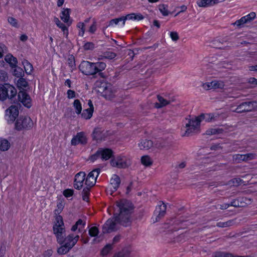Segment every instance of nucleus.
<instances>
[{"mask_svg":"<svg viewBox=\"0 0 257 257\" xmlns=\"http://www.w3.org/2000/svg\"><path fill=\"white\" fill-rule=\"evenodd\" d=\"M18 98L20 101L26 107L30 108L32 106V100L30 96L25 91H20L18 93Z\"/></svg>","mask_w":257,"mask_h":257,"instance_id":"obj_21","label":"nucleus"},{"mask_svg":"<svg viewBox=\"0 0 257 257\" xmlns=\"http://www.w3.org/2000/svg\"><path fill=\"white\" fill-rule=\"evenodd\" d=\"M119 22H122V26H123L125 24H124V21L123 17L119 18H117V19H114L111 20L109 22L108 26L113 27V26H115L118 25Z\"/></svg>","mask_w":257,"mask_h":257,"instance_id":"obj_38","label":"nucleus"},{"mask_svg":"<svg viewBox=\"0 0 257 257\" xmlns=\"http://www.w3.org/2000/svg\"><path fill=\"white\" fill-rule=\"evenodd\" d=\"M53 229L54 234L56 237L57 242L61 243L62 237L65 235L66 230L63 218L61 215L56 216Z\"/></svg>","mask_w":257,"mask_h":257,"instance_id":"obj_2","label":"nucleus"},{"mask_svg":"<svg viewBox=\"0 0 257 257\" xmlns=\"http://www.w3.org/2000/svg\"><path fill=\"white\" fill-rule=\"evenodd\" d=\"M158 99L159 102H156L155 104V106L157 108H160L165 106L170 103V101L165 99L162 96H158Z\"/></svg>","mask_w":257,"mask_h":257,"instance_id":"obj_29","label":"nucleus"},{"mask_svg":"<svg viewBox=\"0 0 257 257\" xmlns=\"http://www.w3.org/2000/svg\"><path fill=\"white\" fill-rule=\"evenodd\" d=\"M202 87L205 90L213 89V85H211V82L203 83L202 84Z\"/></svg>","mask_w":257,"mask_h":257,"instance_id":"obj_58","label":"nucleus"},{"mask_svg":"<svg viewBox=\"0 0 257 257\" xmlns=\"http://www.w3.org/2000/svg\"><path fill=\"white\" fill-rule=\"evenodd\" d=\"M94 67L95 68V71H96V74L98 72L102 71L105 69L106 68V64L102 62H98L96 63H93Z\"/></svg>","mask_w":257,"mask_h":257,"instance_id":"obj_32","label":"nucleus"},{"mask_svg":"<svg viewBox=\"0 0 257 257\" xmlns=\"http://www.w3.org/2000/svg\"><path fill=\"white\" fill-rule=\"evenodd\" d=\"M60 246L57 249V252L59 254H65L69 252L71 249L68 246H66L65 244H60Z\"/></svg>","mask_w":257,"mask_h":257,"instance_id":"obj_39","label":"nucleus"},{"mask_svg":"<svg viewBox=\"0 0 257 257\" xmlns=\"http://www.w3.org/2000/svg\"><path fill=\"white\" fill-rule=\"evenodd\" d=\"M170 36L174 41H177L179 39L178 35L177 32H171L170 33Z\"/></svg>","mask_w":257,"mask_h":257,"instance_id":"obj_57","label":"nucleus"},{"mask_svg":"<svg viewBox=\"0 0 257 257\" xmlns=\"http://www.w3.org/2000/svg\"><path fill=\"white\" fill-rule=\"evenodd\" d=\"M133 209L132 204L126 200L117 201L114 207V216L108 219L103 225L102 232L109 233L117 229L119 223L124 226H128L131 223L130 215Z\"/></svg>","mask_w":257,"mask_h":257,"instance_id":"obj_1","label":"nucleus"},{"mask_svg":"<svg viewBox=\"0 0 257 257\" xmlns=\"http://www.w3.org/2000/svg\"><path fill=\"white\" fill-rule=\"evenodd\" d=\"M166 210V205L163 202H160L159 204L156 206V209L154 212L155 215L156 216L155 220L154 222H157L163 217Z\"/></svg>","mask_w":257,"mask_h":257,"instance_id":"obj_20","label":"nucleus"},{"mask_svg":"<svg viewBox=\"0 0 257 257\" xmlns=\"http://www.w3.org/2000/svg\"><path fill=\"white\" fill-rule=\"evenodd\" d=\"M231 224L230 221H227V222H219L217 223V226L220 227H225L227 226H230Z\"/></svg>","mask_w":257,"mask_h":257,"instance_id":"obj_55","label":"nucleus"},{"mask_svg":"<svg viewBox=\"0 0 257 257\" xmlns=\"http://www.w3.org/2000/svg\"><path fill=\"white\" fill-rule=\"evenodd\" d=\"M77 27L80 29L79 35L83 36L85 32L84 24L82 22H79L77 24Z\"/></svg>","mask_w":257,"mask_h":257,"instance_id":"obj_45","label":"nucleus"},{"mask_svg":"<svg viewBox=\"0 0 257 257\" xmlns=\"http://www.w3.org/2000/svg\"><path fill=\"white\" fill-rule=\"evenodd\" d=\"M22 63L26 73L27 74H31L33 70L32 65L27 60L23 61Z\"/></svg>","mask_w":257,"mask_h":257,"instance_id":"obj_30","label":"nucleus"},{"mask_svg":"<svg viewBox=\"0 0 257 257\" xmlns=\"http://www.w3.org/2000/svg\"><path fill=\"white\" fill-rule=\"evenodd\" d=\"M79 238V235H74L73 233H71L65 238L62 237V242L58 243L60 244H65L66 246H68L70 249H71L76 244Z\"/></svg>","mask_w":257,"mask_h":257,"instance_id":"obj_13","label":"nucleus"},{"mask_svg":"<svg viewBox=\"0 0 257 257\" xmlns=\"http://www.w3.org/2000/svg\"><path fill=\"white\" fill-rule=\"evenodd\" d=\"M100 89H102V96L106 99L111 100L115 96V89L110 84L102 83Z\"/></svg>","mask_w":257,"mask_h":257,"instance_id":"obj_8","label":"nucleus"},{"mask_svg":"<svg viewBox=\"0 0 257 257\" xmlns=\"http://www.w3.org/2000/svg\"><path fill=\"white\" fill-rule=\"evenodd\" d=\"M144 19L143 16L141 14H135L134 21H140Z\"/></svg>","mask_w":257,"mask_h":257,"instance_id":"obj_61","label":"nucleus"},{"mask_svg":"<svg viewBox=\"0 0 257 257\" xmlns=\"http://www.w3.org/2000/svg\"><path fill=\"white\" fill-rule=\"evenodd\" d=\"M131 164V161L124 157H118L111 161V165L113 167L123 168L128 167Z\"/></svg>","mask_w":257,"mask_h":257,"instance_id":"obj_17","label":"nucleus"},{"mask_svg":"<svg viewBox=\"0 0 257 257\" xmlns=\"http://www.w3.org/2000/svg\"><path fill=\"white\" fill-rule=\"evenodd\" d=\"M33 122L30 117L20 116L15 122V128L18 131L28 130L32 127Z\"/></svg>","mask_w":257,"mask_h":257,"instance_id":"obj_6","label":"nucleus"},{"mask_svg":"<svg viewBox=\"0 0 257 257\" xmlns=\"http://www.w3.org/2000/svg\"><path fill=\"white\" fill-rule=\"evenodd\" d=\"M91 187H90L89 186H85L83 188V191H82V197L84 201H87L88 200V196L89 194V190L90 189Z\"/></svg>","mask_w":257,"mask_h":257,"instance_id":"obj_40","label":"nucleus"},{"mask_svg":"<svg viewBox=\"0 0 257 257\" xmlns=\"http://www.w3.org/2000/svg\"><path fill=\"white\" fill-rule=\"evenodd\" d=\"M219 3V0H197L196 2L197 6L202 8L212 7Z\"/></svg>","mask_w":257,"mask_h":257,"instance_id":"obj_24","label":"nucleus"},{"mask_svg":"<svg viewBox=\"0 0 257 257\" xmlns=\"http://www.w3.org/2000/svg\"><path fill=\"white\" fill-rule=\"evenodd\" d=\"M7 52L8 48L5 45L0 44V58H2Z\"/></svg>","mask_w":257,"mask_h":257,"instance_id":"obj_46","label":"nucleus"},{"mask_svg":"<svg viewBox=\"0 0 257 257\" xmlns=\"http://www.w3.org/2000/svg\"><path fill=\"white\" fill-rule=\"evenodd\" d=\"M186 121L187 122L185 123V126L182 128V132H184L183 136H189L191 133L199 131L201 121L198 116L191 119H186Z\"/></svg>","mask_w":257,"mask_h":257,"instance_id":"obj_3","label":"nucleus"},{"mask_svg":"<svg viewBox=\"0 0 257 257\" xmlns=\"http://www.w3.org/2000/svg\"><path fill=\"white\" fill-rule=\"evenodd\" d=\"M112 151L108 148H99L96 152L91 156L90 159L94 162L98 159H101L102 160H107L112 156Z\"/></svg>","mask_w":257,"mask_h":257,"instance_id":"obj_5","label":"nucleus"},{"mask_svg":"<svg viewBox=\"0 0 257 257\" xmlns=\"http://www.w3.org/2000/svg\"><path fill=\"white\" fill-rule=\"evenodd\" d=\"M54 21L57 27L60 28L63 32L64 35H65L66 37H67L68 35V29L67 27L64 24L61 23L58 18H54Z\"/></svg>","mask_w":257,"mask_h":257,"instance_id":"obj_26","label":"nucleus"},{"mask_svg":"<svg viewBox=\"0 0 257 257\" xmlns=\"http://www.w3.org/2000/svg\"><path fill=\"white\" fill-rule=\"evenodd\" d=\"M73 107L77 114H80L82 112V105L79 100L75 99L73 103Z\"/></svg>","mask_w":257,"mask_h":257,"instance_id":"obj_35","label":"nucleus"},{"mask_svg":"<svg viewBox=\"0 0 257 257\" xmlns=\"http://www.w3.org/2000/svg\"><path fill=\"white\" fill-rule=\"evenodd\" d=\"M256 16V14L254 12H251L249 13V14L244 16V18H245V20H246L247 23H249L252 20H253Z\"/></svg>","mask_w":257,"mask_h":257,"instance_id":"obj_48","label":"nucleus"},{"mask_svg":"<svg viewBox=\"0 0 257 257\" xmlns=\"http://www.w3.org/2000/svg\"><path fill=\"white\" fill-rule=\"evenodd\" d=\"M17 93V90L13 86L8 83L0 85V100L12 99Z\"/></svg>","mask_w":257,"mask_h":257,"instance_id":"obj_4","label":"nucleus"},{"mask_svg":"<svg viewBox=\"0 0 257 257\" xmlns=\"http://www.w3.org/2000/svg\"><path fill=\"white\" fill-rule=\"evenodd\" d=\"M100 173V169H96L90 172L86 178L85 185L86 186L92 187L96 182L97 178Z\"/></svg>","mask_w":257,"mask_h":257,"instance_id":"obj_16","label":"nucleus"},{"mask_svg":"<svg viewBox=\"0 0 257 257\" xmlns=\"http://www.w3.org/2000/svg\"><path fill=\"white\" fill-rule=\"evenodd\" d=\"M5 61L9 63L10 66L14 68L17 66V64L18 63V61L16 58L14 57L11 54H8L6 55L5 57Z\"/></svg>","mask_w":257,"mask_h":257,"instance_id":"obj_25","label":"nucleus"},{"mask_svg":"<svg viewBox=\"0 0 257 257\" xmlns=\"http://www.w3.org/2000/svg\"><path fill=\"white\" fill-rule=\"evenodd\" d=\"M213 89H223L225 86L224 82L220 80H214L211 82Z\"/></svg>","mask_w":257,"mask_h":257,"instance_id":"obj_31","label":"nucleus"},{"mask_svg":"<svg viewBox=\"0 0 257 257\" xmlns=\"http://www.w3.org/2000/svg\"><path fill=\"white\" fill-rule=\"evenodd\" d=\"M73 194V190L71 189H66L63 192V195L66 197H70Z\"/></svg>","mask_w":257,"mask_h":257,"instance_id":"obj_54","label":"nucleus"},{"mask_svg":"<svg viewBox=\"0 0 257 257\" xmlns=\"http://www.w3.org/2000/svg\"><path fill=\"white\" fill-rule=\"evenodd\" d=\"M159 10L161 13L164 16H167L169 14L168 5L161 4L159 6Z\"/></svg>","mask_w":257,"mask_h":257,"instance_id":"obj_37","label":"nucleus"},{"mask_svg":"<svg viewBox=\"0 0 257 257\" xmlns=\"http://www.w3.org/2000/svg\"><path fill=\"white\" fill-rule=\"evenodd\" d=\"M251 199L246 198H239L232 202L230 205L235 207H244L251 203ZM230 206L228 204H224L220 205V208L225 209Z\"/></svg>","mask_w":257,"mask_h":257,"instance_id":"obj_15","label":"nucleus"},{"mask_svg":"<svg viewBox=\"0 0 257 257\" xmlns=\"http://www.w3.org/2000/svg\"><path fill=\"white\" fill-rule=\"evenodd\" d=\"M248 82L250 84L256 85L257 79H255V78H250L249 79Z\"/></svg>","mask_w":257,"mask_h":257,"instance_id":"obj_64","label":"nucleus"},{"mask_svg":"<svg viewBox=\"0 0 257 257\" xmlns=\"http://www.w3.org/2000/svg\"><path fill=\"white\" fill-rule=\"evenodd\" d=\"M107 136L108 132L100 127L95 128L92 133L93 139L97 142L104 140Z\"/></svg>","mask_w":257,"mask_h":257,"instance_id":"obj_19","label":"nucleus"},{"mask_svg":"<svg viewBox=\"0 0 257 257\" xmlns=\"http://www.w3.org/2000/svg\"><path fill=\"white\" fill-rule=\"evenodd\" d=\"M124 22L126 20H134L135 18V13H132L126 15L125 17H123Z\"/></svg>","mask_w":257,"mask_h":257,"instance_id":"obj_59","label":"nucleus"},{"mask_svg":"<svg viewBox=\"0 0 257 257\" xmlns=\"http://www.w3.org/2000/svg\"><path fill=\"white\" fill-rule=\"evenodd\" d=\"M116 54L114 52L110 51H106L104 52L102 55L100 56V58H98V60H101L103 58L112 59L116 57Z\"/></svg>","mask_w":257,"mask_h":257,"instance_id":"obj_33","label":"nucleus"},{"mask_svg":"<svg viewBox=\"0 0 257 257\" xmlns=\"http://www.w3.org/2000/svg\"><path fill=\"white\" fill-rule=\"evenodd\" d=\"M79 68L81 71L86 75H94L96 74L93 63L84 61L81 63Z\"/></svg>","mask_w":257,"mask_h":257,"instance_id":"obj_10","label":"nucleus"},{"mask_svg":"<svg viewBox=\"0 0 257 257\" xmlns=\"http://www.w3.org/2000/svg\"><path fill=\"white\" fill-rule=\"evenodd\" d=\"M61 19L65 23H69L70 18V9H65L61 13Z\"/></svg>","mask_w":257,"mask_h":257,"instance_id":"obj_28","label":"nucleus"},{"mask_svg":"<svg viewBox=\"0 0 257 257\" xmlns=\"http://www.w3.org/2000/svg\"><path fill=\"white\" fill-rule=\"evenodd\" d=\"M253 110H257V103L255 101L243 102L237 106L235 111L237 113H241Z\"/></svg>","mask_w":257,"mask_h":257,"instance_id":"obj_12","label":"nucleus"},{"mask_svg":"<svg viewBox=\"0 0 257 257\" xmlns=\"http://www.w3.org/2000/svg\"><path fill=\"white\" fill-rule=\"evenodd\" d=\"M244 156V161H247L249 160H251L254 159L255 158V154L252 153H248L246 154H243Z\"/></svg>","mask_w":257,"mask_h":257,"instance_id":"obj_51","label":"nucleus"},{"mask_svg":"<svg viewBox=\"0 0 257 257\" xmlns=\"http://www.w3.org/2000/svg\"><path fill=\"white\" fill-rule=\"evenodd\" d=\"M111 248L112 247L111 244H107L105 245L101 250L102 255H105L107 254L111 250Z\"/></svg>","mask_w":257,"mask_h":257,"instance_id":"obj_47","label":"nucleus"},{"mask_svg":"<svg viewBox=\"0 0 257 257\" xmlns=\"http://www.w3.org/2000/svg\"><path fill=\"white\" fill-rule=\"evenodd\" d=\"M96 24L94 23L89 28V32L91 33H93L96 31Z\"/></svg>","mask_w":257,"mask_h":257,"instance_id":"obj_60","label":"nucleus"},{"mask_svg":"<svg viewBox=\"0 0 257 257\" xmlns=\"http://www.w3.org/2000/svg\"><path fill=\"white\" fill-rule=\"evenodd\" d=\"M86 180V174L84 172H79L75 176L74 181V187L77 190H80L85 187Z\"/></svg>","mask_w":257,"mask_h":257,"instance_id":"obj_9","label":"nucleus"},{"mask_svg":"<svg viewBox=\"0 0 257 257\" xmlns=\"http://www.w3.org/2000/svg\"><path fill=\"white\" fill-rule=\"evenodd\" d=\"M10 147V144L6 139H0V150L3 151H7Z\"/></svg>","mask_w":257,"mask_h":257,"instance_id":"obj_34","label":"nucleus"},{"mask_svg":"<svg viewBox=\"0 0 257 257\" xmlns=\"http://www.w3.org/2000/svg\"><path fill=\"white\" fill-rule=\"evenodd\" d=\"M17 86L20 89H24L28 86L27 81L23 78H20L17 81Z\"/></svg>","mask_w":257,"mask_h":257,"instance_id":"obj_36","label":"nucleus"},{"mask_svg":"<svg viewBox=\"0 0 257 257\" xmlns=\"http://www.w3.org/2000/svg\"><path fill=\"white\" fill-rule=\"evenodd\" d=\"M53 253V251L52 249H48L45 251L44 253V257H50Z\"/></svg>","mask_w":257,"mask_h":257,"instance_id":"obj_63","label":"nucleus"},{"mask_svg":"<svg viewBox=\"0 0 257 257\" xmlns=\"http://www.w3.org/2000/svg\"><path fill=\"white\" fill-rule=\"evenodd\" d=\"M219 114L218 112L210 113L201 114L198 116L201 122L203 121L205 122H211L215 120L219 117Z\"/></svg>","mask_w":257,"mask_h":257,"instance_id":"obj_23","label":"nucleus"},{"mask_svg":"<svg viewBox=\"0 0 257 257\" xmlns=\"http://www.w3.org/2000/svg\"><path fill=\"white\" fill-rule=\"evenodd\" d=\"M120 180L119 177L116 175H113L110 180V183L106 188V192L111 195L113 193L117 190L119 186Z\"/></svg>","mask_w":257,"mask_h":257,"instance_id":"obj_11","label":"nucleus"},{"mask_svg":"<svg viewBox=\"0 0 257 257\" xmlns=\"http://www.w3.org/2000/svg\"><path fill=\"white\" fill-rule=\"evenodd\" d=\"M88 105L89 107L84 109L80 114L82 118L86 120L89 119L92 117L94 111L93 105L91 100H88Z\"/></svg>","mask_w":257,"mask_h":257,"instance_id":"obj_22","label":"nucleus"},{"mask_svg":"<svg viewBox=\"0 0 257 257\" xmlns=\"http://www.w3.org/2000/svg\"><path fill=\"white\" fill-rule=\"evenodd\" d=\"M83 48L86 50H92L94 48V45L91 42H87L84 44Z\"/></svg>","mask_w":257,"mask_h":257,"instance_id":"obj_52","label":"nucleus"},{"mask_svg":"<svg viewBox=\"0 0 257 257\" xmlns=\"http://www.w3.org/2000/svg\"><path fill=\"white\" fill-rule=\"evenodd\" d=\"M15 69L14 71V74L15 76H17V77H22L24 75V71L23 69L18 67H15Z\"/></svg>","mask_w":257,"mask_h":257,"instance_id":"obj_41","label":"nucleus"},{"mask_svg":"<svg viewBox=\"0 0 257 257\" xmlns=\"http://www.w3.org/2000/svg\"><path fill=\"white\" fill-rule=\"evenodd\" d=\"M67 95L68 98L72 99L76 97V93L74 91L71 89H69L67 91Z\"/></svg>","mask_w":257,"mask_h":257,"instance_id":"obj_53","label":"nucleus"},{"mask_svg":"<svg viewBox=\"0 0 257 257\" xmlns=\"http://www.w3.org/2000/svg\"><path fill=\"white\" fill-rule=\"evenodd\" d=\"M8 22L13 26L16 28L18 27V22L16 19L13 17H9L8 19Z\"/></svg>","mask_w":257,"mask_h":257,"instance_id":"obj_49","label":"nucleus"},{"mask_svg":"<svg viewBox=\"0 0 257 257\" xmlns=\"http://www.w3.org/2000/svg\"><path fill=\"white\" fill-rule=\"evenodd\" d=\"M77 223L79 224L78 225V231L80 232L84 228L85 225V222L82 219H79L78 221H77Z\"/></svg>","mask_w":257,"mask_h":257,"instance_id":"obj_50","label":"nucleus"},{"mask_svg":"<svg viewBox=\"0 0 257 257\" xmlns=\"http://www.w3.org/2000/svg\"><path fill=\"white\" fill-rule=\"evenodd\" d=\"M165 146L164 145L158 143H154L152 141L148 139H142L138 143V147L141 150H148L153 148H160Z\"/></svg>","mask_w":257,"mask_h":257,"instance_id":"obj_7","label":"nucleus"},{"mask_svg":"<svg viewBox=\"0 0 257 257\" xmlns=\"http://www.w3.org/2000/svg\"><path fill=\"white\" fill-rule=\"evenodd\" d=\"M214 257H233V255L230 253L218 254H216Z\"/></svg>","mask_w":257,"mask_h":257,"instance_id":"obj_62","label":"nucleus"},{"mask_svg":"<svg viewBox=\"0 0 257 257\" xmlns=\"http://www.w3.org/2000/svg\"><path fill=\"white\" fill-rule=\"evenodd\" d=\"M87 138L85 133L81 132L77 133L71 141V144L72 146H76L79 144L84 145L87 143Z\"/></svg>","mask_w":257,"mask_h":257,"instance_id":"obj_18","label":"nucleus"},{"mask_svg":"<svg viewBox=\"0 0 257 257\" xmlns=\"http://www.w3.org/2000/svg\"><path fill=\"white\" fill-rule=\"evenodd\" d=\"M99 232L98 229L96 226L91 227L89 230V234L92 237L96 236Z\"/></svg>","mask_w":257,"mask_h":257,"instance_id":"obj_42","label":"nucleus"},{"mask_svg":"<svg viewBox=\"0 0 257 257\" xmlns=\"http://www.w3.org/2000/svg\"><path fill=\"white\" fill-rule=\"evenodd\" d=\"M19 109L17 106L12 105L6 109L5 117L9 123L13 122L19 115Z\"/></svg>","mask_w":257,"mask_h":257,"instance_id":"obj_14","label":"nucleus"},{"mask_svg":"<svg viewBox=\"0 0 257 257\" xmlns=\"http://www.w3.org/2000/svg\"><path fill=\"white\" fill-rule=\"evenodd\" d=\"M141 162L145 167H150L153 164L152 159L148 155H145L141 157Z\"/></svg>","mask_w":257,"mask_h":257,"instance_id":"obj_27","label":"nucleus"},{"mask_svg":"<svg viewBox=\"0 0 257 257\" xmlns=\"http://www.w3.org/2000/svg\"><path fill=\"white\" fill-rule=\"evenodd\" d=\"M233 159L235 162L238 163L244 161V156L243 154H236L233 156Z\"/></svg>","mask_w":257,"mask_h":257,"instance_id":"obj_44","label":"nucleus"},{"mask_svg":"<svg viewBox=\"0 0 257 257\" xmlns=\"http://www.w3.org/2000/svg\"><path fill=\"white\" fill-rule=\"evenodd\" d=\"M8 78L7 74L6 72L2 71L0 72V80L5 81Z\"/></svg>","mask_w":257,"mask_h":257,"instance_id":"obj_56","label":"nucleus"},{"mask_svg":"<svg viewBox=\"0 0 257 257\" xmlns=\"http://www.w3.org/2000/svg\"><path fill=\"white\" fill-rule=\"evenodd\" d=\"M246 23H247L246 20L244 17H242L239 20L236 21L233 25H236L238 27H241Z\"/></svg>","mask_w":257,"mask_h":257,"instance_id":"obj_43","label":"nucleus"}]
</instances>
